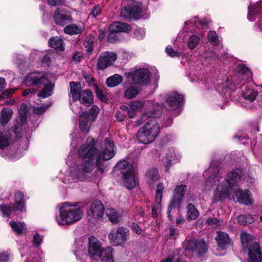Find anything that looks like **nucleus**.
I'll use <instances>...</instances> for the list:
<instances>
[{
  "label": "nucleus",
  "mask_w": 262,
  "mask_h": 262,
  "mask_svg": "<svg viewBox=\"0 0 262 262\" xmlns=\"http://www.w3.org/2000/svg\"><path fill=\"white\" fill-rule=\"evenodd\" d=\"M186 186L181 185L177 186L175 189V193L171 200V206H180V202L186 192Z\"/></svg>",
  "instance_id": "nucleus-21"
},
{
  "label": "nucleus",
  "mask_w": 262,
  "mask_h": 262,
  "mask_svg": "<svg viewBox=\"0 0 262 262\" xmlns=\"http://www.w3.org/2000/svg\"><path fill=\"white\" fill-rule=\"evenodd\" d=\"M95 92L97 96L101 100L105 101L106 97L103 93L102 89H100L98 86H95Z\"/></svg>",
  "instance_id": "nucleus-55"
},
{
  "label": "nucleus",
  "mask_w": 262,
  "mask_h": 262,
  "mask_svg": "<svg viewBox=\"0 0 262 262\" xmlns=\"http://www.w3.org/2000/svg\"><path fill=\"white\" fill-rule=\"evenodd\" d=\"M12 111L11 109L4 108L1 113L0 115V123L2 125H5L10 120L12 115Z\"/></svg>",
  "instance_id": "nucleus-36"
},
{
  "label": "nucleus",
  "mask_w": 262,
  "mask_h": 262,
  "mask_svg": "<svg viewBox=\"0 0 262 262\" xmlns=\"http://www.w3.org/2000/svg\"><path fill=\"white\" fill-rule=\"evenodd\" d=\"M242 176L236 172H231L227 174L226 179L217 186L214 192L213 202L216 203L228 198L234 191L233 199L241 204L251 205L253 201L251 194L247 190L237 189L236 185L241 180Z\"/></svg>",
  "instance_id": "nucleus-2"
},
{
  "label": "nucleus",
  "mask_w": 262,
  "mask_h": 262,
  "mask_svg": "<svg viewBox=\"0 0 262 262\" xmlns=\"http://www.w3.org/2000/svg\"><path fill=\"white\" fill-rule=\"evenodd\" d=\"M75 255L77 259H82L81 256H86L84 252L85 251V247H83V242L81 239H78L75 241Z\"/></svg>",
  "instance_id": "nucleus-28"
},
{
  "label": "nucleus",
  "mask_w": 262,
  "mask_h": 262,
  "mask_svg": "<svg viewBox=\"0 0 262 262\" xmlns=\"http://www.w3.org/2000/svg\"><path fill=\"white\" fill-rule=\"evenodd\" d=\"M262 8V3H258L257 4H255L254 5H251L249 7V13L248 15V18L251 20L252 21L253 19L251 18L252 16H254L257 14L261 9Z\"/></svg>",
  "instance_id": "nucleus-39"
},
{
  "label": "nucleus",
  "mask_w": 262,
  "mask_h": 262,
  "mask_svg": "<svg viewBox=\"0 0 262 262\" xmlns=\"http://www.w3.org/2000/svg\"><path fill=\"white\" fill-rule=\"evenodd\" d=\"M186 208L187 211L186 218L187 220L189 221L194 220L199 217V212L193 205L190 203L188 204Z\"/></svg>",
  "instance_id": "nucleus-31"
},
{
  "label": "nucleus",
  "mask_w": 262,
  "mask_h": 262,
  "mask_svg": "<svg viewBox=\"0 0 262 262\" xmlns=\"http://www.w3.org/2000/svg\"><path fill=\"white\" fill-rule=\"evenodd\" d=\"M150 72L146 69H140L133 72L126 73L127 78H131L137 85H146L150 81Z\"/></svg>",
  "instance_id": "nucleus-9"
},
{
  "label": "nucleus",
  "mask_w": 262,
  "mask_h": 262,
  "mask_svg": "<svg viewBox=\"0 0 262 262\" xmlns=\"http://www.w3.org/2000/svg\"><path fill=\"white\" fill-rule=\"evenodd\" d=\"M53 78L52 74H48V77L46 78V82L43 83L44 86L38 93L37 96L43 98L50 96L53 91L54 85L51 83V79Z\"/></svg>",
  "instance_id": "nucleus-17"
},
{
  "label": "nucleus",
  "mask_w": 262,
  "mask_h": 262,
  "mask_svg": "<svg viewBox=\"0 0 262 262\" xmlns=\"http://www.w3.org/2000/svg\"><path fill=\"white\" fill-rule=\"evenodd\" d=\"M24 194L20 192H17L15 194V203L11 206L7 204L0 205V209L4 216H10L13 211L20 210L25 211Z\"/></svg>",
  "instance_id": "nucleus-8"
},
{
  "label": "nucleus",
  "mask_w": 262,
  "mask_h": 262,
  "mask_svg": "<svg viewBox=\"0 0 262 262\" xmlns=\"http://www.w3.org/2000/svg\"><path fill=\"white\" fill-rule=\"evenodd\" d=\"M185 25H189L190 24H194V25L198 27L199 25H202V26H205L207 25V24L206 22H202L200 20L199 18L195 17L193 18H192L191 19L189 20V21H186L185 23Z\"/></svg>",
  "instance_id": "nucleus-52"
},
{
  "label": "nucleus",
  "mask_w": 262,
  "mask_h": 262,
  "mask_svg": "<svg viewBox=\"0 0 262 262\" xmlns=\"http://www.w3.org/2000/svg\"><path fill=\"white\" fill-rule=\"evenodd\" d=\"M49 45L50 47L56 50L62 51L64 50L63 40L58 37L51 38L49 41Z\"/></svg>",
  "instance_id": "nucleus-34"
},
{
  "label": "nucleus",
  "mask_w": 262,
  "mask_h": 262,
  "mask_svg": "<svg viewBox=\"0 0 262 262\" xmlns=\"http://www.w3.org/2000/svg\"><path fill=\"white\" fill-rule=\"evenodd\" d=\"M132 230L138 234L141 233L142 230L138 225L136 223H133L131 226Z\"/></svg>",
  "instance_id": "nucleus-62"
},
{
  "label": "nucleus",
  "mask_w": 262,
  "mask_h": 262,
  "mask_svg": "<svg viewBox=\"0 0 262 262\" xmlns=\"http://www.w3.org/2000/svg\"><path fill=\"white\" fill-rule=\"evenodd\" d=\"M28 107L26 104H22L19 110V114L23 119H25L27 117Z\"/></svg>",
  "instance_id": "nucleus-49"
},
{
  "label": "nucleus",
  "mask_w": 262,
  "mask_h": 262,
  "mask_svg": "<svg viewBox=\"0 0 262 262\" xmlns=\"http://www.w3.org/2000/svg\"><path fill=\"white\" fill-rule=\"evenodd\" d=\"M83 213L81 208L65 203L59 209V214L57 216L56 221L59 225H70L80 220Z\"/></svg>",
  "instance_id": "nucleus-3"
},
{
  "label": "nucleus",
  "mask_w": 262,
  "mask_h": 262,
  "mask_svg": "<svg viewBox=\"0 0 262 262\" xmlns=\"http://www.w3.org/2000/svg\"><path fill=\"white\" fill-rule=\"evenodd\" d=\"M129 230L126 228L120 227L116 231H112L108 234L110 242L114 246H121L128 239Z\"/></svg>",
  "instance_id": "nucleus-10"
},
{
  "label": "nucleus",
  "mask_w": 262,
  "mask_h": 262,
  "mask_svg": "<svg viewBox=\"0 0 262 262\" xmlns=\"http://www.w3.org/2000/svg\"><path fill=\"white\" fill-rule=\"evenodd\" d=\"M110 33L107 36V40L110 43H114L118 40V38L115 32L109 31Z\"/></svg>",
  "instance_id": "nucleus-56"
},
{
  "label": "nucleus",
  "mask_w": 262,
  "mask_h": 262,
  "mask_svg": "<svg viewBox=\"0 0 262 262\" xmlns=\"http://www.w3.org/2000/svg\"><path fill=\"white\" fill-rule=\"evenodd\" d=\"M80 102L85 106L93 103V95L92 92L89 90H84L81 94Z\"/></svg>",
  "instance_id": "nucleus-30"
},
{
  "label": "nucleus",
  "mask_w": 262,
  "mask_h": 262,
  "mask_svg": "<svg viewBox=\"0 0 262 262\" xmlns=\"http://www.w3.org/2000/svg\"><path fill=\"white\" fill-rule=\"evenodd\" d=\"M104 212V207L99 201L93 202L88 212V219L92 224H95L102 220Z\"/></svg>",
  "instance_id": "nucleus-11"
},
{
  "label": "nucleus",
  "mask_w": 262,
  "mask_h": 262,
  "mask_svg": "<svg viewBox=\"0 0 262 262\" xmlns=\"http://www.w3.org/2000/svg\"><path fill=\"white\" fill-rule=\"evenodd\" d=\"M70 95L74 102L80 100L81 98V86L80 83L71 81L70 82Z\"/></svg>",
  "instance_id": "nucleus-22"
},
{
  "label": "nucleus",
  "mask_w": 262,
  "mask_h": 262,
  "mask_svg": "<svg viewBox=\"0 0 262 262\" xmlns=\"http://www.w3.org/2000/svg\"><path fill=\"white\" fill-rule=\"evenodd\" d=\"M83 113H88L89 117L91 121H95L99 113V108L96 105H93L89 112H83Z\"/></svg>",
  "instance_id": "nucleus-44"
},
{
  "label": "nucleus",
  "mask_w": 262,
  "mask_h": 262,
  "mask_svg": "<svg viewBox=\"0 0 262 262\" xmlns=\"http://www.w3.org/2000/svg\"><path fill=\"white\" fill-rule=\"evenodd\" d=\"M10 144V134L8 132L0 130V147L3 148Z\"/></svg>",
  "instance_id": "nucleus-37"
},
{
  "label": "nucleus",
  "mask_w": 262,
  "mask_h": 262,
  "mask_svg": "<svg viewBox=\"0 0 262 262\" xmlns=\"http://www.w3.org/2000/svg\"><path fill=\"white\" fill-rule=\"evenodd\" d=\"M240 238L244 250H248L249 262H261L262 254L258 243L253 242V237L251 234L243 231Z\"/></svg>",
  "instance_id": "nucleus-4"
},
{
  "label": "nucleus",
  "mask_w": 262,
  "mask_h": 262,
  "mask_svg": "<svg viewBox=\"0 0 262 262\" xmlns=\"http://www.w3.org/2000/svg\"><path fill=\"white\" fill-rule=\"evenodd\" d=\"M200 40L199 37L195 35H193L189 37L188 39V47L190 49H193L197 46Z\"/></svg>",
  "instance_id": "nucleus-46"
},
{
  "label": "nucleus",
  "mask_w": 262,
  "mask_h": 262,
  "mask_svg": "<svg viewBox=\"0 0 262 262\" xmlns=\"http://www.w3.org/2000/svg\"><path fill=\"white\" fill-rule=\"evenodd\" d=\"M123 78L119 74H116L109 77L106 80V84L109 87H115L122 82Z\"/></svg>",
  "instance_id": "nucleus-33"
},
{
  "label": "nucleus",
  "mask_w": 262,
  "mask_h": 262,
  "mask_svg": "<svg viewBox=\"0 0 262 262\" xmlns=\"http://www.w3.org/2000/svg\"><path fill=\"white\" fill-rule=\"evenodd\" d=\"M238 73L242 75H245L247 79L252 78V74L251 72L245 65H240L238 67Z\"/></svg>",
  "instance_id": "nucleus-45"
},
{
  "label": "nucleus",
  "mask_w": 262,
  "mask_h": 262,
  "mask_svg": "<svg viewBox=\"0 0 262 262\" xmlns=\"http://www.w3.org/2000/svg\"><path fill=\"white\" fill-rule=\"evenodd\" d=\"M82 57L83 54L82 52L79 51H76L73 54L72 59H73V60L77 62L80 61Z\"/></svg>",
  "instance_id": "nucleus-59"
},
{
  "label": "nucleus",
  "mask_w": 262,
  "mask_h": 262,
  "mask_svg": "<svg viewBox=\"0 0 262 262\" xmlns=\"http://www.w3.org/2000/svg\"><path fill=\"white\" fill-rule=\"evenodd\" d=\"M117 56L116 53L105 51L101 53L98 58L97 68L103 70L113 65L116 60Z\"/></svg>",
  "instance_id": "nucleus-13"
},
{
  "label": "nucleus",
  "mask_w": 262,
  "mask_h": 262,
  "mask_svg": "<svg viewBox=\"0 0 262 262\" xmlns=\"http://www.w3.org/2000/svg\"><path fill=\"white\" fill-rule=\"evenodd\" d=\"M71 17L70 15L67 13L63 9L58 8L55 11L54 19L56 24L64 26L68 21H70Z\"/></svg>",
  "instance_id": "nucleus-18"
},
{
  "label": "nucleus",
  "mask_w": 262,
  "mask_h": 262,
  "mask_svg": "<svg viewBox=\"0 0 262 262\" xmlns=\"http://www.w3.org/2000/svg\"><path fill=\"white\" fill-rule=\"evenodd\" d=\"M88 113H82L79 116V124L80 130L83 132H89L92 122Z\"/></svg>",
  "instance_id": "nucleus-23"
},
{
  "label": "nucleus",
  "mask_w": 262,
  "mask_h": 262,
  "mask_svg": "<svg viewBox=\"0 0 262 262\" xmlns=\"http://www.w3.org/2000/svg\"><path fill=\"white\" fill-rule=\"evenodd\" d=\"M101 12V8L99 6H95L94 8L93 11L91 12V14L93 16L96 17L98 16Z\"/></svg>",
  "instance_id": "nucleus-64"
},
{
  "label": "nucleus",
  "mask_w": 262,
  "mask_h": 262,
  "mask_svg": "<svg viewBox=\"0 0 262 262\" xmlns=\"http://www.w3.org/2000/svg\"><path fill=\"white\" fill-rule=\"evenodd\" d=\"M114 148V142L110 139H106L104 149L100 152L95 146L94 139L88 138L78 150V156L82 158L83 161L75 169L76 176L79 178H84L96 166L100 173L103 172L105 166L103 162L114 157L115 152Z\"/></svg>",
  "instance_id": "nucleus-1"
},
{
  "label": "nucleus",
  "mask_w": 262,
  "mask_h": 262,
  "mask_svg": "<svg viewBox=\"0 0 262 262\" xmlns=\"http://www.w3.org/2000/svg\"><path fill=\"white\" fill-rule=\"evenodd\" d=\"M209 41L212 43L213 46H218L219 40L217 35L215 31H210L207 35Z\"/></svg>",
  "instance_id": "nucleus-47"
},
{
  "label": "nucleus",
  "mask_w": 262,
  "mask_h": 262,
  "mask_svg": "<svg viewBox=\"0 0 262 262\" xmlns=\"http://www.w3.org/2000/svg\"><path fill=\"white\" fill-rule=\"evenodd\" d=\"M257 95L258 93L257 92L250 89L246 90L243 93L244 98L250 102H253L256 99Z\"/></svg>",
  "instance_id": "nucleus-43"
},
{
  "label": "nucleus",
  "mask_w": 262,
  "mask_h": 262,
  "mask_svg": "<svg viewBox=\"0 0 262 262\" xmlns=\"http://www.w3.org/2000/svg\"><path fill=\"white\" fill-rule=\"evenodd\" d=\"M215 239L219 247L222 249H225L231 245V241L229 235L222 231H217Z\"/></svg>",
  "instance_id": "nucleus-19"
},
{
  "label": "nucleus",
  "mask_w": 262,
  "mask_h": 262,
  "mask_svg": "<svg viewBox=\"0 0 262 262\" xmlns=\"http://www.w3.org/2000/svg\"><path fill=\"white\" fill-rule=\"evenodd\" d=\"M143 106L142 102L140 101H134L130 103L129 107L132 110H134L135 112L140 110Z\"/></svg>",
  "instance_id": "nucleus-51"
},
{
  "label": "nucleus",
  "mask_w": 262,
  "mask_h": 262,
  "mask_svg": "<svg viewBox=\"0 0 262 262\" xmlns=\"http://www.w3.org/2000/svg\"><path fill=\"white\" fill-rule=\"evenodd\" d=\"M64 31L66 34L72 35L81 33L83 31V29L80 26L73 24L67 26L64 28Z\"/></svg>",
  "instance_id": "nucleus-35"
},
{
  "label": "nucleus",
  "mask_w": 262,
  "mask_h": 262,
  "mask_svg": "<svg viewBox=\"0 0 262 262\" xmlns=\"http://www.w3.org/2000/svg\"><path fill=\"white\" fill-rule=\"evenodd\" d=\"M164 189V184L163 183H160L157 186L155 201L158 204V207H159V204L161 203L162 199V193Z\"/></svg>",
  "instance_id": "nucleus-42"
},
{
  "label": "nucleus",
  "mask_w": 262,
  "mask_h": 262,
  "mask_svg": "<svg viewBox=\"0 0 262 262\" xmlns=\"http://www.w3.org/2000/svg\"><path fill=\"white\" fill-rule=\"evenodd\" d=\"M144 34L145 32L144 30L141 29L136 30L135 32L136 37L138 39H142L144 37Z\"/></svg>",
  "instance_id": "nucleus-63"
},
{
  "label": "nucleus",
  "mask_w": 262,
  "mask_h": 262,
  "mask_svg": "<svg viewBox=\"0 0 262 262\" xmlns=\"http://www.w3.org/2000/svg\"><path fill=\"white\" fill-rule=\"evenodd\" d=\"M237 220L238 223L242 225L250 224L254 222V219L250 214L238 215Z\"/></svg>",
  "instance_id": "nucleus-40"
},
{
  "label": "nucleus",
  "mask_w": 262,
  "mask_h": 262,
  "mask_svg": "<svg viewBox=\"0 0 262 262\" xmlns=\"http://www.w3.org/2000/svg\"><path fill=\"white\" fill-rule=\"evenodd\" d=\"M166 52L171 57H179L181 53L173 49L171 46H168L166 48Z\"/></svg>",
  "instance_id": "nucleus-50"
},
{
  "label": "nucleus",
  "mask_w": 262,
  "mask_h": 262,
  "mask_svg": "<svg viewBox=\"0 0 262 262\" xmlns=\"http://www.w3.org/2000/svg\"><path fill=\"white\" fill-rule=\"evenodd\" d=\"M48 76V74L41 76L39 73H32L27 75L24 80V83L27 86L43 85V83L47 82L46 78Z\"/></svg>",
  "instance_id": "nucleus-15"
},
{
  "label": "nucleus",
  "mask_w": 262,
  "mask_h": 262,
  "mask_svg": "<svg viewBox=\"0 0 262 262\" xmlns=\"http://www.w3.org/2000/svg\"><path fill=\"white\" fill-rule=\"evenodd\" d=\"M9 225L16 234H21L27 232V227L24 222L11 221Z\"/></svg>",
  "instance_id": "nucleus-29"
},
{
  "label": "nucleus",
  "mask_w": 262,
  "mask_h": 262,
  "mask_svg": "<svg viewBox=\"0 0 262 262\" xmlns=\"http://www.w3.org/2000/svg\"><path fill=\"white\" fill-rule=\"evenodd\" d=\"M183 99V96L177 92L170 93L166 96L164 106L167 110H174L179 106Z\"/></svg>",
  "instance_id": "nucleus-14"
},
{
  "label": "nucleus",
  "mask_w": 262,
  "mask_h": 262,
  "mask_svg": "<svg viewBox=\"0 0 262 262\" xmlns=\"http://www.w3.org/2000/svg\"><path fill=\"white\" fill-rule=\"evenodd\" d=\"M152 115L148 114H144L141 116L137 121V125H140L145 121L146 117H152Z\"/></svg>",
  "instance_id": "nucleus-60"
},
{
  "label": "nucleus",
  "mask_w": 262,
  "mask_h": 262,
  "mask_svg": "<svg viewBox=\"0 0 262 262\" xmlns=\"http://www.w3.org/2000/svg\"><path fill=\"white\" fill-rule=\"evenodd\" d=\"M178 235V231L176 228L170 227L169 228V237L170 238H176Z\"/></svg>",
  "instance_id": "nucleus-61"
},
{
  "label": "nucleus",
  "mask_w": 262,
  "mask_h": 262,
  "mask_svg": "<svg viewBox=\"0 0 262 262\" xmlns=\"http://www.w3.org/2000/svg\"><path fill=\"white\" fill-rule=\"evenodd\" d=\"M179 160V158L177 157L175 151L173 149H169L162 160L165 171H167L172 166V163Z\"/></svg>",
  "instance_id": "nucleus-20"
},
{
  "label": "nucleus",
  "mask_w": 262,
  "mask_h": 262,
  "mask_svg": "<svg viewBox=\"0 0 262 262\" xmlns=\"http://www.w3.org/2000/svg\"><path fill=\"white\" fill-rule=\"evenodd\" d=\"M130 29L131 27L129 25L119 21L112 23L108 28L109 31L115 32L116 33L121 32H129Z\"/></svg>",
  "instance_id": "nucleus-24"
},
{
  "label": "nucleus",
  "mask_w": 262,
  "mask_h": 262,
  "mask_svg": "<svg viewBox=\"0 0 262 262\" xmlns=\"http://www.w3.org/2000/svg\"><path fill=\"white\" fill-rule=\"evenodd\" d=\"M206 224L211 228H216L221 225V221L216 217L209 218L206 221Z\"/></svg>",
  "instance_id": "nucleus-48"
},
{
  "label": "nucleus",
  "mask_w": 262,
  "mask_h": 262,
  "mask_svg": "<svg viewBox=\"0 0 262 262\" xmlns=\"http://www.w3.org/2000/svg\"><path fill=\"white\" fill-rule=\"evenodd\" d=\"M50 105L51 104H44L41 106L36 107L34 108L33 111L35 114H42L46 112V111L49 107Z\"/></svg>",
  "instance_id": "nucleus-53"
},
{
  "label": "nucleus",
  "mask_w": 262,
  "mask_h": 262,
  "mask_svg": "<svg viewBox=\"0 0 262 262\" xmlns=\"http://www.w3.org/2000/svg\"><path fill=\"white\" fill-rule=\"evenodd\" d=\"M146 179L148 183L152 185L159 180V174L158 170L155 168L149 169L146 173Z\"/></svg>",
  "instance_id": "nucleus-27"
},
{
  "label": "nucleus",
  "mask_w": 262,
  "mask_h": 262,
  "mask_svg": "<svg viewBox=\"0 0 262 262\" xmlns=\"http://www.w3.org/2000/svg\"><path fill=\"white\" fill-rule=\"evenodd\" d=\"M95 40V38L92 37H88L84 40L83 46L88 54L92 53L94 50Z\"/></svg>",
  "instance_id": "nucleus-38"
},
{
  "label": "nucleus",
  "mask_w": 262,
  "mask_h": 262,
  "mask_svg": "<svg viewBox=\"0 0 262 262\" xmlns=\"http://www.w3.org/2000/svg\"><path fill=\"white\" fill-rule=\"evenodd\" d=\"M140 93V89L135 85H131L124 91V96L127 99H132L137 97Z\"/></svg>",
  "instance_id": "nucleus-32"
},
{
  "label": "nucleus",
  "mask_w": 262,
  "mask_h": 262,
  "mask_svg": "<svg viewBox=\"0 0 262 262\" xmlns=\"http://www.w3.org/2000/svg\"><path fill=\"white\" fill-rule=\"evenodd\" d=\"M97 257H99L102 261L114 262L112 248L107 247L103 248L102 247Z\"/></svg>",
  "instance_id": "nucleus-25"
},
{
  "label": "nucleus",
  "mask_w": 262,
  "mask_h": 262,
  "mask_svg": "<svg viewBox=\"0 0 262 262\" xmlns=\"http://www.w3.org/2000/svg\"><path fill=\"white\" fill-rule=\"evenodd\" d=\"M106 214L110 221L113 224H117L119 221V216L113 208H108L106 210Z\"/></svg>",
  "instance_id": "nucleus-41"
},
{
  "label": "nucleus",
  "mask_w": 262,
  "mask_h": 262,
  "mask_svg": "<svg viewBox=\"0 0 262 262\" xmlns=\"http://www.w3.org/2000/svg\"><path fill=\"white\" fill-rule=\"evenodd\" d=\"M204 57L209 60H214L217 58V55L213 51H206L204 53Z\"/></svg>",
  "instance_id": "nucleus-54"
},
{
  "label": "nucleus",
  "mask_w": 262,
  "mask_h": 262,
  "mask_svg": "<svg viewBox=\"0 0 262 262\" xmlns=\"http://www.w3.org/2000/svg\"><path fill=\"white\" fill-rule=\"evenodd\" d=\"M184 247L186 252L192 256L201 257L205 254L208 249L207 246L203 240L191 239L186 241Z\"/></svg>",
  "instance_id": "nucleus-7"
},
{
  "label": "nucleus",
  "mask_w": 262,
  "mask_h": 262,
  "mask_svg": "<svg viewBox=\"0 0 262 262\" xmlns=\"http://www.w3.org/2000/svg\"><path fill=\"white\" fill-rule=\"evenodd\" d=\"M160 132L159 125L155 118L147 121L137 133V138L143 144H148L154 141Z\"/></svg>",
  "instance_id": "nucleus-5"
},
{
  "label": "nucleus",
  "mask_w": 262,
  "mask_h": 262,
  "mask_svg": "<svg viewBox=\"0 0 262 262\" xmlns=\"http://www.w3.org/2000/svg\"><path fill=\"white\" fill-rule=\"evenodd\" d=\"M116 168L120 170L124 186L129 189L134 188L136 182L132 165L126 161H120L116 164Z\"/></svg>",
  "instance_id": "nucleus-6"
},
{
  "label": "nucleus",
  "mask_w": 262,
  "mask_h": 262,
  "mask_svg": "<svg viewBox=\"0 0 262 262\" xmlns=\"http://www.w3.org/2000/svg\"><path fill=\"white\" fill-rule=\"evenodd\" d=\"M42 239L40 236L38 234L36 233L33 236V244L36 247H38L41 243Z\"/></svg>",
  "instance_id": "nucleus-58"
},
{
  "label": "nucleus",
  "mask_w": 262,
  "mask_h": 262,
  "mask_svg": "<svg viewBox=\"0 0 262 262\" xmlns=\"http://www.w3.org/2000/svg\"><path fill=\"white\" fill-rule=\"evenodd\" d=\"M135 7L130 8V7H125L121 9V16L126 19H129L135 15V13H140L141 10L140 7L137 6L134 10Z\"/></svg>",
  "instance_id": "nucleus-26"
},
{
  "label": "nucleus",
  "mask_w": 262,
  "mask_h": 262,
  "mask_svg": "<svg viewBox=\"0 0 262 262\" xmlns=\"http://www.w3.org/2000/svg\"><path fill=\"white\" fill-rule=\"evenodd\" d=\"M102 246L101 242L94 236L89 238L88 252L91 256H97Z\"/></svg>",
  "instance_id": "nucleus-16"
},
{
  "label": "nucleus",
  "mask_w": 262,
  "mask_h": 262,
  "mask_svg": "<svg viewBox=\"0 0 262 262\" xmlns=\"http://www.w3.org/2000/svg\"><path fill=\"white\" fill-rule=\"evenodd\" d=\"M179 206H171V202H170L167 209L168 217L170 221H172L173 219L172 215L171 214V213H173L172 210Z\"/></svg>",
  "instance_id": "nucleus-57"
},
{
  "label": "nucleus",
  "mask_w": 262,
  "mask_h": 262,
  "mask_svg": "<svg viewBox=\"0 0 262 262\" xmlns=\"http://www.w3.org/2000/svg\"><path fill=\"white\" fill-rule=\"evenodd\" d=\"M222 174L219 166H216L213 162H212L209 168L204 173V176H208V178L206 182V185L210 187L220 181Z\"/></svg>",
  "instance_id": "nucleus-12"
}]
</instances>
